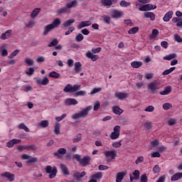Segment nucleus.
Returning a JSON list of instances; mask_svg holds the SVG:
<instances>
[{"mask_svg":"<svg viewBox=\"0 0 182 182\" xmlns=\"http://www.w3.org/2000/svg\"><path fill=\"white\" fill-rule=\"evenodd\" d=\"M160 90V84L157 81H153L147 85V90L149 93L154 95L159 93Z\"/></svg>","mask_w":182,"mask_h":182,"instance_id":"obj_1","label":"nucleus"},{"mask_svg":"<svg viewBox=\"0 0 182 182\" xmlns=\"http://www.w3.org/2000/svg\"><path fill=\"white\" fill-rule=\"evenodd\" d=\"M46 173L48 175L49 178H55L56 177V175L58 174V168L56 166H52L50 165L47 166L44 168Z\"/></svg>","mask_w":182,"mask_h":182,"instance_id":"obj_2","label":"nucleus"},{"mask_svg":"<svg viewBox=\"0 0 182 182\" xmlns=\"http://www.w3.org/2000/svg\"><path fill=\"white\" fill-rule=\"evenodd\" d=\"M104 155L107 161L110 163V161L116 159V156H117V151L116 149L105 151H104Z\"/></svg>","mask_w":182,"mask_h":182,"instance_id":"obj_3","label":"nucleus"},{"mask_svg":"<svg viewBox=\"0 0 182 182\" xmlns=\"http://www.w3.org/2000/svg\"><path fill=\"white\" fill-rule=\"evenodd\" d=\"M80 85H74L72 86V85L68 84L64 87L63 92H65V93H75L80 89Z\"/></svg>","mask_w":182,"mask_h":182,"instance_id":"obj_4","label":"nucleus"},{"mask_svg":"<svg viewBox=\"0 0 182 182\" xmlns=\"http://www.w3.org/2000/svg\"><path fill=\"white\" fill-rule=\"evenodd\" d=\"M120 136V126H115L114 127V132H112L109 136L110 139L112 140H116L117 139H119V136Z\"/></svg>","mask_w":182,"mask_h":182,"instance_id":"obj_5","label":"nucleus"},{"mask_svg":"<svg viewBox=\"0 0 182 182\" xmlns=\"http://www.w3.org/2000/svg\"><path fill=\"white\" fill-rule=\"evenodd\" d=\"M21 159L23 160H27L26 161L27 164H29L30 163H36V162H38V158L31 156L30 155H28V154H23L21 156Z\"/></svg>","mask_w":182,"mask_h":182,"instance_id":"obj_6","label":"nucleus"},{"mask_svg":"<svg viewBox=\"0 0 182 182\" xmlns=\"http://www.w3.org/2000/svg\"><path fill=\"white\" fill-rule=\"evenodd\" d=\"M157 6L156 5H152V4H146L144 6H141L139 9V11H141V12H146L147 11H151V9H156Z\"/></svg>","mask_w":182,"mask_h":182,"instance_id":"obj_7","label":"nucleus"},{"mask_svg":"<svg viewBox=\"0 0 182 182\" xmlns=\"http://www.w3.org/2000/svg\"><path fill=\"white\" fill-rule=\"evenodd\" d=\"M76 159L80 161L82 166H87L90 163V158L89 156H84L83 159H80V156L77 155Z\"/></svg>","mask_w":182,"mask_h":182,"instance_id":"obj_8","label":"nucleus"},{"mask_svg":"<svg viewBox=\"0 0 182 182\" xmlns=\"http://www.w3.org/2000/svg\"><path fill=\"white\" fill-rule=\"evenodd\" d=\"M86 58L90 59L92 62H96L99 59V55L93 54L92 51L88 50L85 54Z\"/></svg>","mask_w":182,"mask_h":182,"instance_id":"obj_9","label":"nucleus"},{"mask_svg":"<svg viewBox=\"0 0 182 182\" xmlns=\"http://www.w3.org/2000/svg\"><path fill=\"white\" fill-rule=\"evenodd\" d=\"M115 97H117V99H119V100H124V99H127V97H129V93L117 92H115Z\"/></svg>","mask_w":182,"mask_h":182,"instance_id":"obj_10","label":"nucleus"},{"mask_svg":"<svg viewBox=\"0 0 182 182\" xmlns=\"http://www.w3.org/2000/svg\"><path fill=\"white\" fill-rule=\"evenodd\" d=\"M77 103L79 102L75 98H67L65 100V105L66 106H75Z\"/></svg>","mask_w":182,"mask_h":182,"instance_id":"obj_11","label":"nucleus"},{"mask_svg":"<svg viewBox=\"0 0 182 182\" xmlns=\"http://www.w3.org/2000/svg\"><path fill=\"white\" fill-rule=\"evenodd\" d=\"M124 15V13L122 11L114 10L112 12V17L114 19H119Z\"/></svg>","mask_w":182,"mask_h":182,"instance_id":"obj_12","label":"nucleus"},{"mask_svg":"<svg viewBox=\"0 0 182 182\" xmlns=\"http://www.w3.org/2000/svg\"><path fill=\"white\" fill-rule=\"evenodd\" d=\"M21 141H22V140L13 139L6 143V147H9V149H11V147H14L15 144H19Z\"/></svg>","mask_w":182,"mask_h":182,"instance_id":"obj_13","label":"nucleus"},{"mask_svg":"<svg viewBox=\"0 0 182 182\" xmlns=\"http://www.w3.org/2000/svg\"><path fill=\"white\" fill-rule=\"evenodd\" d=\"M1 176L8 178L9 181H14L15 180V175L11 173V172H4L1 174Z\"/></svg>","mask_w":182,"mask_h":182,"instance_id":"obj_14","label":"nucleus"},{"mask_svg":"<svg viewBox=\"0 0 182 182\" xmlns=\"http://www.w3.org/2000/svg\"><path fill=\"white\" fill-rule=\"evenodd\" d=\"M127 174V171H124L122 172H118L117 173L116 182H122L123 181V178H124V176Z\"/></svg>","mask_w":182,"mask_h":182,"instance_id":"obj_15","label":"nucleus"},{"mask_svg":"<svg viewBox=\"0 0 182 182\" xmlns=\"http://www.w3.org/2000/svg\"><path fill=\"white\" fill-rule=\"evenodd\" d=\"M144 18L150 19V21H154L156 19V14L151 11H146L144 13Z\"/></svg>","mask_w":182,"mask_h":182,"instance_id":"obj_16","label":"nucleus"},{"mask_svg":"<svg viewBox=\"0 0 182 182\" xmlns=\"http://www.w3.org/2000/svg\"><path fill=\"white\" fill-rule=\"evenodd\" d=\"M66 153H68V151H66V149L60 148L57 151L54 152L53 154L55 157H60V156H65Z\"/></svg>","mask_w":182,"mask_h":182,"instance_id":"obj_17","label":"nucleus"},{"mask_svg":"<svg viewBox=\"0 0 182 182\" xmlns=\"http://www.w3.org/2000/svg\"><path fill=\"white\" fill-rule=\"evenodd\" d=\"M90 25H92V21H81L77 25V28L83 29V28H86V26H90Z\"/></svg>","mask_w":182,"mask_h":182,"instance_id":"obj_18","label":"nucleus"},{"mask_svg":"<svg viewBox=\"0 0 182 182\" xmlns=\"http://www.w3.org/2000/svg\"><path fill=\"white\" fill-rule=\"evenodd\" d=\"M36 83H38V85L46 86L47 85H49V79L48 78V77H45L43 80L39 78L36 80Z\"/></svg>","mask_w":182,"mask_h":182,"instance_id":"obj_19","label":"nucleus"},{"mask_svg":"<svg viewBox=\"0 0 182 182\" xmlns=\"http://www.w3.org/2000/svg\"><path fill=\"white\" fill-rule=\"evenodd\" d=\"M173 11H168L163 18L164 22H169L170 19L173 18Z\"/></svg>","mask_w":182,"mask_h":182,"instance_id":"obj_20","label":"nucleus"},{"mask_svg":"<svg viewBox=\"0 0 182 182\" xmlns=\"http://www.w3.org/2000/svg\"><path fill=\"white\" fill-rule=\"evenodd\" d=\"M91 178H93L94 180H96L97 181H100V180H102V178H103V173L97 172V173L92 175Z\"/></svg>","mask_w":182,"mask_h":182,"instance_id":"obj_21","label":"nucleus"},{"mask_svg":"<svg viewBox=\"0 0 182 182\" xmlns=\"http://www.w3.org/2000/svg\"><path fill=\"white\" fill-rule=\"evenodd\" d=\"M73 177H75L77 179H79L82 177H85V176H86V172H85V171H82L80 173V172H79V171H73Z\"/></svg>","mask_w":182,"mask_h":182,"instance_id":"obj_22","label":"nucleus"},{"mask_svg":"<svg viewBox=\"0 0 182 182\" xmlns=\"http://www.w3.org/2000/svg\"><path fill=\"white\" fill-rule=\"evenodd\" d=\"M62 23V21L60 18H56L53 20V21L50 23L53 28L55 29V28H58L59 26Z\"/></svg>","mask_w":182,"mask_h":182,"instance_id":"obj_23","label":"nucleus"},{"mask_svg":"<svg viewBox=\"0 0 182 182\" xmlns=\"http://www.w3.org/2000/svg\"><path fill=\"white\" fill-rule=\"evenodd\" d=\"M101 4L107 8H110L113 5V1L112 0H101Z\"/></svg>","mask_w":182,"mask_h":182,"instance_id":"obj_24","label":"nucleus"},{"mask_svg":"<svg viewBox=\"0 0 182 182\" xmlns=\"http://www.w3.org/2000/svg\"><path fill=\"white\" fill-rule=\"evenodd\" d=\"M75 18H70L66 21H65L63 23V26H64V28H69V26H72V25H73V23H75Z\"/></svg>","mask_w":182,"mask_h":182,"instance_id":"obj_25","label":"nucleus"},{"mask_svg":"<svg viewBox=\"0 0 182 182\" xmlns=\"http://www.w3.org/2000/svg\"><path fill=\"white\" fill-rule=\"evenodd\" d=\"M180 178H182V173L178 172L171 176V181H177L180 180Z\"/></svg>","mask_w":182,"mask_h":182,"instance_id":"obj_26","label":"nucleus"},{"mask_svg":"<svg viewBox=\"0 0 182 182\" xmlns=\"http://www.w3.org/2000/svg\"><path fill=\"white\" fill-rule=\"evenodd\" d=\"M170 93H171V87L170 86H166L163 91L159 92L162 96H166V95H169Z\"/></svg>","mask_w":182,"mask_h":182,"instance_id":"obj_27","label":"nucleus"},{"mask_svg":"<svg viewBox=\"0 0 182 182\" xmlns=\"http://www.w3.org/2000/svg\"><path fill=\"white\" fill-rule=\"evenodd\" d=\"M66 6L68 11L72 9V8H76L77 6V1L73 0L70 3L67 4Z\"/></svg>","mask_w":182,"mask_h":182,"instance_id":"obj_28","label":"nucleus"},{"mask_svg":"<svg viewBox=\"0 0 182 182\" xmlns=\"http://www.w3.org/2000/svg\"><path fill=\"white\" fill-rule=\"evenodd\" d=\"M60 167L63 171V173L65 174V176H69V169L68 168V166L65 165V164H61L60 165Z\"/></svg>","mask_w":182,"mask_h":182,"instance_id":"obj_29","label":"nucleus"},{"mask_svg":"<svg viewBox=\"0 0 182 182\" xmlns=\"http://www.w3.org/2000/svg\"><path fill=\"white\" fill-rule=\"evenodd\" d=\"M53 29H55V28L50 23L46 26L44 31H43V35H45V36L48 35V33H49V32H50V31H53Z\"/></svg>","mask_w":182,"mask_h":182,"instance_id":"obj_30","label":"nucleus"},{"mask_svg":"<svg viewBox=\"0 0 182 182\" xmlns=\"http://www.w3.org/2000/svg\"><path fill=\"white\" fill-rule=\"evenodd\" d=\"M39 12H41V8H36L33 10V11L31 14V18L33 19L36 18L38 15H39Z\"/></svg>","mask_w":182,"mask_h":182,"instance_id":"obj_31","label":"nucleus"},{"mask_svg":"<svg viewBox=\"0 0 182 182\" xmlns=\"http://www.w3.org/2000/svg\"><path fill=\"white\" fill-rule=\"evenodd\" d=\"M25 63L28 65V66H33L35 65V61L33 58L27 57L25 58Z\"/></svg>","mask_w":182,"mask_h":182,"instance_id":"obj_32","label":"nucleus"},{"mask_svg":"<svg viewBox=\"0 0 182 182\" xmlns=\"http://www.w3.org/2000/svg\"><path fill=\"white\" fill-rule=\"evenodd\" d=\"M74 69L76 73H79L82 70V63L80 62H76L74 65Z\"/></svg>","mask_w":182,"mask_h":182,"instance_id":"obj_33","label":"nucleus"},{"mask_svg":"<svg viewBox=\"0 0 182 182\" xmlns=\"http://www.w3.org/2000/svg\"><path fill=\"white\" fill-rule=\"evenodd\" d=\"M112 112L114 114H122L123 113V109H122L118 106L113 107Z\"/></svg>","mask_w":182,"mask_h":182,"instance_id":"obj_34","label":"nucleus"},{"mask_svg":"<svg viewBox=\"0 0 182 182\" xmlns=\"http://www.w3.org/2000/svg\"><path fill=\"white\" fill-rule=\"evenodd\" d=\"M177 58V54L171 53L164 57V60H171L172 59H176Z\"/></svg>","mask_w":182,"mask_h":182,"instance_id":"obj_35","label":"nucleus"},{"mask_svg":"<svg viewBox=\"0 0 182 182\" xmlns=\"http://www.w3.org/2000/svg\"><path fill=\"white\" fill-rule=\"evenodd\" d=\"M131 66H132V68H135V69H138L140 66H143V62L134 61L131 63Z\"/></svg>","mask_w":182,"mask_h":182,"instance_id":"obj_36","label":"nucleus"},{"mask_svg":"<svg viewBox=\"0 0 182 182\" xmlns=\"http://www.w3.org/2000/svg\"><path fill=\"white\" fill-rule=\"evenodd\" d=\"M48 76H50V77H53V79H59V77H60V74L53 71L48 74Z\"/></svg>","mask_w":182,"mask_h":182,"instance_id":"obj_37","label":"nucleus"},{"mask_svg":"<svg viewBox=\"0 0 182 182\" xmlns=\"http://www.w3.org/2000/svg\"><path fill=\"white\" fill-rule=\"evenodd\" d=\"M18 128L20 130L26 131L27 133H29V132H30L29 128H28V127H26V125H25L23 123H21V124H18Z\"/></svg>","mask_w":182,"mask_h":182,"instance_id":"obj_38","label":"nucleus"},{"mask_svg":"<svg viewBox=\"0 0 182 182\" xmlns=\"http://www.w3.org/2000/svg\"><path fill=\"white\" fill-rule=\"evenodd\" d=\"M54 133L55 134H60V123H57L55 124V127H54Z\"/></svg>","mask_w":182,"mask_h":182,"instance_id":"obj_39","label":"nucleus"},{"mask_svg":"<svg viewBox=\"0 0 182 182\" xmlns=\"http://www.w3.org/2000/svg\"><path fill=\"white\" fill-rule=\"evenodd\" d=\"M173 70H176V67H172L168 70H165L162 73V75H163V76H166V75H170V73H171V72H173Z\"/></svg>","mask_w":182,"mask_h":182,"instance_id":"obj_40","label":"nucleus"},{"mask_svg":"<svg viewBox=\"0 0 182 182\" xmlns=\"http://www.w3.org/2000/svg\"><path fill=\"white\" fill-rule=\"evenodd\" d=\"M144 127L146 130H151V129H153V125L151 122H146L144 124Z\"/></svg>","mask_w":182,"mask_h":182,"instance_id":"obj_41","label":"nucleus"},{"mask_svg":"<svg viewBox=\"0 0 182 182\" xmlns=\"http://www.w3.org/2000/svg\"><path fill=\"white\" fill-rule=\"evenodd\" d=\"M92 109H93V107L88 106L86 108L83 109L81 112V114H87V113H89L90 112V110H92Z\"/></svg>","mask_w":182,"mask_h":182,"instance_id":"obj_42","label":"nucleus"},{"mask_svg":"<svg viewBox=\"0 0 182 182\" xmlns=\"http://www.w3.org/2000/svg\"><path fill=\"white\" fill-rule=\"evenodd\" d=\"M138 31H139V27H133L128 31V33L129 35H134V33H137Z\"/></svg>","mask_w":182,"mask_h":182,"instance_id":"obj_43","label":"nucleus"},{"mask_svg":"<svg viewBox=\"0 0 182 182\" xmlns=\"http://www.w3.org/2000/svg\"><path fill=\"white\" fill-rule=\"evenodd\" d=\"M7 33H12V30H8L4 33H2L0 37L1 41H6V39H8V38L6 37Z\"/></svg>","mask_w":182,"mask_h":182,"instance_id":"obj_44","label":"nucleus"},{"mask_svg":"<svg viewBox=\"0 0 182 182\" xmlns=\"http://www.w3.org/2000/svg\"><path fill=\"white\" fill-rule=\"evenodd\" d=\"M38 126H41L43 128L48 127V126H49V122L48 120L41 121L38 124Z\"/></svg>","mask_w":182,"mask_h":182,"instance_id":"obj_45","label":"nucleus"},{"mask_svg":"<svg viewBox=\"0 0 182 182\" xmlns=\"http://www.w3.org/2000/svg\"><path fill=\"white\" fill-rule=\"evenodd\" d=\"M85 39V36H83V34L78 33L75 37L76 42H82Z\"/></svg>","mask_w":182,"mask_h":182,"instance_id":"obj_46","label":"nucleus"},{"mask_svg":"<svg viewBox=\"0 0 182 182\" xmlns=\"http://www.w3.org/2000/svg\"><path fill=\"white\" fill-rule=\"evenodd\" d=\"M59 43V41L57 38L53 39L49 44L48 48H53V46H56Z\"/></svg>","mask_w":182,"mask_h":182,"instance_id":"obj_47","label":"nucleus"},{"mask_svg":"<svg viewBox=\"0 0 182 182\" xmlns=\"http://www.w3.org/2000/svg\"><path fill=\"white\" fill-rule=\"evenodd\" d=\"M99 92H102V87H95L90 92V95H96V93H99Z\"/></svg>","mask_w":182,"mask_h":182,"instance_id":"obj_48","label":"nucleus"},{"mask_svg":"<svg viewBox=\"0 0 182 182\" xmlns=\"http://www.w3.org/2000/svg\"><path fill=\"white\" fill-rule=\"evenodd\" d=\"M171 107H173V105H171V103L167 102L163 105V109L164 110H170Z\"/></svg>","mask_w":182,"mask_h":182,"instance_id":"obj_49","label":"nucleus"},{"mask_svg":"<svg viewBox=\"0 0 182 182\" xmlns=\"http://www.w3.org/2000/svg\"><path fill=\"white\" fill-rule=\"evenodd\" d=\"M82 140V134H77L76 137L73 139V143H79Z\"/></svg>","mask_w":182,"mask_h":182,"instance_id":"obj_50","label":"nucleus"},{"mask_svg":"<svg viewBox=\"0 0 182 182\" xmlns=\"http://www.w3.org/2000/svg\"><path fill=\"white\" fill-rule=\"evenodd\" d=\"M68 7L65 6V7H63L62 9H60L57 11V14H58V15H60V14H65V12H68Z\"/></svg>","mask_w":182,"mask_h":182,"instance_id":"obj_51","label":"nucleus"},{"mask_svg":"<svg viewBox=\"0 0 182 182\" xmlns=\"http://www.w3.org/2000/svg\"><path fill=\"white\" fill-rule=\"evenodd\" d=\"M18 53H19V50H15L14 52L9 54V59H14V58H15Z\"/></svg>","mask_w":182,"mask_h":182,"instance_id":"obj_52","label":"nucleus"},{"mask_svg":"<svg viewBox=\"0 0 182 182\" xmlns=\"http://www.w3.org/2000/svg\"><path fill=\"white\" fill-rule=\"evenodd\" d=\"M35 73V69L33 68H29L28 71H26V75L28 76H32Z\"/></svg>","mask_w":182,"mask_h":182,"instance_id":"obj_53","label":"nucleus"},{"mask_svg":"<svg viewBox=\"0 0 182 182\" xmlns=\"http://www.w3.org/2000/svg\"><path fill=\"white\" fill-rule=\"evenodd\" d=\"M120 6H123V7H127V6H130V5H132V3L130 2H127L126 1H122L119 3Z\"/></svg>","mask_w":182,"mask_h":182,"instance_id":"obj_54","label":"nucleus"},{"mask_svg":"<svg viewBox=\"0 0 182 182\" xmlns=\"http://www.w3.org/2000/svg\"><path fill=\"white\" fill-rule=\"evenodd\" d=\"M36 24V22H35V21L31 20L29 22H28L26 26H27V28H33V26H35V25Z\"/></svg>","mask_w":182,"mask_h":182,"instance_id":"obj_55","label":"nucleus"},{"mask_svg":"<svg viewBox=\"0 0 182 182\" xmlns=\"http://www.w3.org/2000/svg\"><path fill=\"white\" fill-rule=\"evenodd\" d=\"M132 174L134 177H135V180H139V178H140V171H139V170H135Z\"/></svg>","mask_w":182,"mask_h":182,"instance_id":"obj_56","label":"nucleus"},{"mask_svg":"<svg viewBox=\"0 0 182 182\" xmlns=\"http://www.w3.org/2000/svg\"><path fill=\"white\" fill-rule=\"evenodd\" d=\"M77 93H75V97H77L78 96H86V91L85 90H80V91H76Z\"/></svg>","mask_w":182,"mask_h":182,"instance_id":"obj_57","label":"nucleus"},{"mask_svg":"<svg viewBox=\"0 0 182 182\" xmlns=\"http://www.w3.org/2000/svg\"><path fill=\"white\" fill-rule=\"evenodd\" d=\"M26 150L31 151V150H36V146L35 145H26Z\"/></svg>","mask_w":182,"mask_h":182,"instance_id":"obj_58","label":"nucleus"},{"mask_svg":"<svg viewBox=\"0 0 182 182\" xmlns=\"http://www.w3.org/2000/svg\"><path fill=\"white\" fill-rule=\"evenodd\" d=\"M177 124V119H170L168 120V124L169 126H173V124Z\"/></svg>","mask_w":182,"mask_h":182,"instance_id":"obj_59","label":"nucleus"},{"mask_svg":"<svg viewBox=\"0 0 182 182\" xmlns=\"http://www.w3.org/2000/svg\"><path fill=\"white\" fill-rule=\"evenodd\" d=\"M17 150H18V151H20V152L23 151V150H26V145L17 146Z\"/></svg>","mask_w":182,"mask_h":182,"instance_id":"obj_60","label":"nucleus"},{"mask_svg":"<svg viewBox=\"0 0 182 182\" xmlns=\"http://www.w3.org/2000/svg\"><path fill=\"white\" fill-rule=\"evenodd\" d=\"M174 39L176 42H178L179 43H181V42H182V38L180 36V35H178V34L174 35Z\"/></svg>","mask_w":182,"mask_h":182,"instance_id":"obj_61","label":"nucleus"},{"mask_svg":"<svg viewBox=\"0 0 182 182\" xmlns=\"http://www.w3.org/2000/svg\"><path fill=\"white\" fill-rule=\"evenodd\" d=\"M157 35H159V30L154 29L152 31V34H151L153 39H154L155 38H157Z\"/></svg>","mask_w":182,"mask_h":182,"instance_id":"obj_62","label":"nucleus"},{"mask_svg":"<svg viewBox=\"0 0 182 182\" xmlns=\"http://www.w3.org/2000/svg\"><path fill=\"white\" fill-rule=\"evenodd\" d=\"M101 50H102V48L98 47L97 48H92L90 52H92V53H99Z\"/></svg>","mask_w":182,"mask_h":182,"instance_id":"obj_63","label":"nucleus"},{"mask_svg":"<svg viewBox=\"0 0 182 182\" xmlns=\"http://www.w3.org/2000/svg\"><path fill=\"white\" fill-rule=\"evenodd\" d=\"M149 181V178L146 174H143L141 176V182H147Z\"/></svg>","mask_w":182,"mask_h":182,"instance_id":"obj_64","label":"nucleus"}]
</instances>
